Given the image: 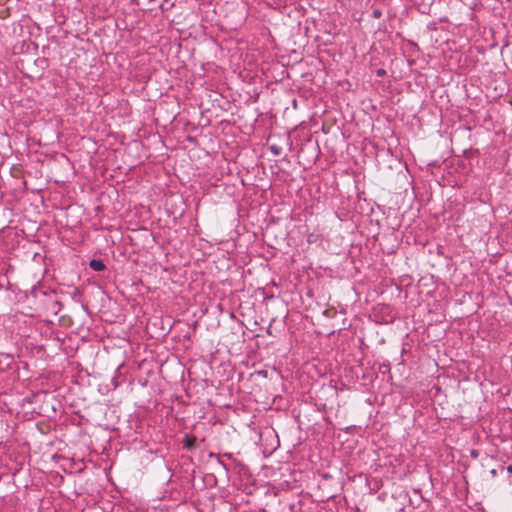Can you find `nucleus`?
I'll list each match as a JSON object with an SVG mask.
<instances>
[{
    "label": "nucleus",
    "mask_w": 512,
    "mask_h": 512,
    "mask_svg": "<svg viewBox=\"0 0 512 512\" xmlns=\"http://www.w3.org/2000/svg\"><path fill=\"white\" fill-rule=\"evenodd\" d=\"M184 447L192 450L196 447V438L194 436L186 435L183 440Z\"/></svg>",
    "instance_id": "f257e3e1"
},
{
    "label": "nucleus",
    "mask_w": 512,
    "mask_h": 512,
    "mask_svg": "<svg viewBox=\"0 0 512 512\" xmlns=\"http://www.w3.org/2000/svg\"><path fill=\"white\" fill-rule=\"evenodd\" d=\"M89 265L94 271H102L105 268L104 263L101 260L96 259L91 260Z\"/></svg>",
    "instance_id": "f03ea898"
},
{
    "label": "nucleus",
    "mask_w": 512,
    "mask_h": 512,
    "mask_svg": "<svg viewBox=\"0 0 512 512\" xmlns=\"http://www.w3.org/2000/svg\"><path fill=\"white\" fill-rule=\"evenodd\" d=\"M376 74H377V76L381 77L386 74V71L384 69H378Z\"/></svg>",
    "instance_id": "7ed1b4c3"
},
{
    "label": "nucleus",
    "mask_w": 512,
    "mask_h": 512,
    "mask_svg": "<svg viewBox=\"0 0 512 512\" xmlns=\"http://www.w3.org/2000/svg\"><path fill=\"white\" fill-rule=\"evenodd\" d=\"M373 15L374 17L378 18L381 16V12L379 10H374Z\"/></svg>",
    "instance_id": "20e7f679"
},
{
    "label": "nucleus",
    "mask_w": 512,
    "mask_h": 512,
    "mask_svg": "<svg viewBox=\"0 0 512 512\" xmlns=\"http://www.w3.org/2000/svg\"><path fill=\"white\" fill-rule=\"evenodd\" d=\"M271 150H273V151H274V154H277L276 148L271 147Z\"/></svg>",
    "instance_id": "39448f33"
},
{
    "label": "nucleus",
    "mask_w": 512,
    "mask_h": 512,
    "mask_svg": "<svg viewBox=\"0 0 512 512\" xmlns=\"http://www.w3.org/2000/svg\"><path fill=\"white\" fill-rule=\"evenodd\" d=\"M271 150H273V151H274V154H277L276 148L271 147Z\"/></svg>",
    "instance_id": "423d86ee"
},
{
    "label": "nucleus",
    "mask_w": 512,
    "mask_h": 512,
    "mask_svg": "<svg viewBox=\"0 0 512 512\" xmlns=\"http://www.w3.org/2000/svg\"><path fill=\"white\" fill-rule=\"evenodd\" d=\"M271 150H273V151H274V154H277L276 148L271 147Z\"/></svg>",
    "instance_id": "0eeeda50"
}]
</instances>
